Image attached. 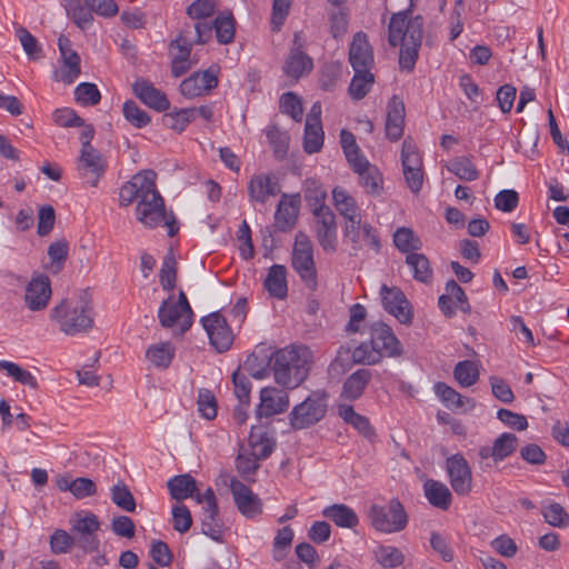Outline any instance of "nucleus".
Here are the masks:
<instances>
[{
    "mask_svg": "<svg viewBox=\"0 0 569 569\" xmlns=\"http://www.w3.org/2000/svg\"><path fill=\"white\" fill-rule=\"evenodd\" d=\"M352 360L357 363L376 365L380 362L381 355L375 349L371 341L362 342L353 349Z\"/></svg>",
    "mask_w": 569,
    "mask_h": 569,
    "instance_id": "nucleus-61",
    "label": "nucleus"
},
{
    "mask_svg": "<svg viewBox=\"0 0 569 569\" xmlns=\"http://www.w3.org/2000/svg\"><path fill=\"white\" fill-rule=\"evenodd\" d=\"M447 170L463 181H475L480 176L471 159L465 156L450 160L447 164Z\"/></svg>",
    "mask_w": 569,
    "mask_h": 569,
    "instance_id": "nucleus-42",
    "label": "nucleus"
},
{
    "mask_svg": "<svg viewBox=\"0 0 569 569\" xmlns=\"http://www.w3.org/2000/svg\"><path fill=\"white\" fill-rule=\"evenodd\" d=\"M16 36L30 59L37 60L40 58L41 48L36 37H33L24 27H19L16 30Z\"/></svg>",
    "mask_w": 569,
    "mask_h": 569,
    "instance_id": "nucleus-63",
    "label": "nucleus"
},
{
    "mask_svg": "<svg viewBox=\"0 0 569 569\" xmlns=\"http://www.w3.org/2000/svg\"><path fill=\"white\" fill-rule=\"evenodd\" d=\"M230 491L239 512L247 518H254L262 512V501L258 495L234 477L230 479Z\"/></svg>",
    "mask_w": 569,
    "mask_h": 569,
    "instance_id": "nucleus-14",
    "label": "nucleus"
},
{
    "mask_svg": "<svg viewBox=\"0 0 569 569\" xmlns=\"http://www.w3.org/2000/svg\"><path fill=\"white\" fill-rule=\"evenodd\" d=\"M158 319L163 328H172L179 325L180 330L182 331V325L187 320V312H184V310H180V307L174 305L173 295H170L160 305Z\"/></svg>",
    "mask_w": 569,
    "mask_h": 569,
    "instance_id": "nucleus-33",
    "label": "nucleus"
},
{
    "mask_svg": "<svg viewBox=\"0 0 569 569\" xmlns=\"http://www.w3.org/2000/svg\"><path fill=\"white\" fill-rule=\"evenodd\" d=\"M71 522L76 536L97 533L100 529V521L92 512L77 513Z\"/></svg>",
    "mask_w": 569,
    "mask_h": 569,
    "instance_id": "nucleus-50",
    "label": "nucleus"
},
{
    "mask_svg": "<svg viewBox=\"0 0 569 569\" xmlns=\"http://www.w3.org/2000/svg\"><path fill=\"white\" fill-rule=\"evenodd\" d=\"M106 168L107 163L102 158L101 153L97 149H81L78 170L83 176L87 172L91 173L92 179L89 180V183L92 187H96L98 184V181L103 176Z\"/></svg>",
    "mask_w": 569,
    "mask_h": 569,
    "instance_id": "nucleus-26",
    "label": "nucleus"
},
{
    "mask_svg": "<svg viewBox=\"0 0 569 569\" xmlns=\"http://www.w3.org/2000/svg\"><path fill=\"white\" fill-rule=\"evenodd\" d=\"M68 243L64 240L52 242L48 248V256L51 260L50 270L52 273H59L68 257Z\"/></svg>",
    "mask_w": 569,
    "mask_h": 569,
    "instance_id": "nucleus-55",
    "label": "nucleus"
},
{
    "mask_svg": "<svg viewBox=\"0 0 569 569\" xmlns=\"http://www.w3.org/2000/svg\"><path fill=\"white\" fill-rule=\"evenodd\" d=\"M263 286L270 296L283 299L288 293L287 269L282 264H273L269 268Z\"/></svg>",
    "mask_w": 569,
    "mask_h": 569,
    "instance_id": "nucleus-32",
    "label": "nucleus"
},
{
    "mask_svg": "<svg viewBox=\"0 0 569 569\" xmlns=\"http://www.w3.org/2000/svg\"><path fill=\"white\" fill-rule=\"evenodd\" d=\"M519 439L516 435L505 432L493 441L492 446L480 447L478 455L483 460L491 458L498 463L510 457L516 451Z\"/></svg>",
    "mask_w": 569,
    "mask_h": 569,
    "instance_id": "nucleus-20",
    "label": "nucleus"
},
{
    "mask_svg": "<svg viewBox=\"0 0 569 569\" xmlns=\"http://www.w3.org/2000/svg\"><path fill=\"white\" fill-rule=\"evenodd\" d=\"M372 527L383 533L402 531L408 525V515L399 499L393 498L387 505H372L369 510Z\"/></svg>",
    "mask_w": 569,
    "mask_h": 569,
    "instance_id": "nucleus-7",
    "label": "nucleus"
},
{
    "mask_svg": "<svg viewBox=\"0 0 569 569\" xmlns=\"http://www.w3.org/2000/svg\"><path fill=\"white\" fill-rule=\"evenodd\" d=\"M68 14L82 30L88 29L93 21V10L86 0H71L68 6Z\"/></svg>",
    "mask_w": 569,
    "mask_h": 569,
    "instance_id": "nucleus-40",
    "label": "nucleus"
},
{
    "mask_svg": "<svg viewBox=\"0 0 569 569\" xmlns=\"http://www.w3.org/2000/svg\"><path fill=\"white\" fill-rule=\"evenodd\" d=\"M159 280L162 289L166 291H172L176 287L177 262L171 252L168 253L162 261Z\"/></svg>",
    "mask_w": 569,
    "mask_h": 569,
    "instance_id": "nucleus-53",
    "label": "nucleus"
},
{
    "mask_svg": "<svg viewBox=\"0 0 569 569\" xmlns=\"http://www.w3.org/2000/svg\"><path fill=\"white\" fill-rule=\"evenodd\" d=\"M174 356V348L170 342L152 345L146 352L147 359L157 368L166 369Z\"/></svg>",
    "mask_w": 569,
    "mask_h": 569,
    "instance_id": "nucleus-43",
    "label": "nucleus"
},
{
    "mask_svg": "<svg viewBox=\"0 0 569 569\" xmlns=\"http://www.w3.org/2000/svg\"><path fill=\"white\" fill-rule=\"evenodd\" d=\"M216 38L221 44H229L234 39L236 20L230 12H222L213 21Z\"/></svg>",
    "mask_w": 569,
    "mask_h": 569,
    "instance_id": "nucleus-41",
    "label": "nucleus"
},
{
    "mask_svg": "<svg viewBox=\"0 0 569 569\" xmlns=\"http://www.w3.org/2000/svg\"><path fill=\"white\" fill-rule=\"evenodd\" d=\"M433 390L440 401L450 410L461 409L466 405H469L470 408L475 407V401L472 399L463 397L445 382L435 383Z\"/></svg>",
    "mask_w": 569,
    "mask_h": 569,
    "instance_id": "nucleus-34",
    "label": "nucleus"
},
{
    "mask_svg": "<svg viewBox=\"0 0 569 569\" xmlns=\"http://www.w3.org/2000/svg\"><path fill=\"white\" fill-rule=\"evenodd\" d=\"M198 503H202L201 530L213 541L223 542L224 525L219 518V508L214 491L208 488L196 497Z\"/></svg>",
    "mask_w": 569,
    "mask_h": 569,
    "instance_id": "nucleus-8",
    "label": "nucleus"
},
{
    "mask_svg": "<svg viewBox=\"0 0 569 569\" xmlns=\"http://www.w3.org/2000/svg\"><path fill=\"white\" fill-rule=\"evenodd\" d=\"M349 62L355 72L371 71L373 68V48L363 31H358L352 37L349 46Z\"/></svg>",
    "mask_w": 569,
    "mask_h": 569,
    "instance_id": "nucleus-13",
    "label": "nucleus"
},
{
    "mask_svg": "<svg viewBox=\"0 0 569 569\" xmlns=\"http://www.w3.org/2000/svg\"><path fill=\"white\" fill-rule=\"evenodd\" d=\"M338 415L346 423L351 425L363 437L372 438L375 436V429L370 425L369 419L356 412L351 405H339Z\"/></svg>",
    "mask_w": 569,
    "mask_h": 569,
    "instance_id": "nucleus-35",
    "label": "nucleus"
},
{
    "mask_svg": "<svg viewBox=\"0 0 569 569\" xmlns=\"http://www.w3.org/2000/svg\"><path fill=\"white\" fill-rule=\"evenodd\" d=\"M291 266L305 286L310 290H316L318 274L313 257V243L302 231H298L295 237Z\"/></svg>",
    "mask_w": 569,
    "mask_h": 569,
    "instance_id": "nucleus-5",
    "label": "nucleus"
},
{
    "mask_svg": "<svg viewBox=\"0 0 569 569\" xmlns=\"http://www.w3.org/2000/svg\"><path fill=\"white\" fill-rule=\"evenodd\" d=\"M218 86L216 72L210 68L202 72H196L180 83V92L188 98H194Z\"/></svg>",
    "mask_w": 569,
    "mask_h": 569,
    "instance_id": "nucleus-22",
    "label": "nucleus"
},
{
    "mask_svg": "<svg viewBox=\"0 0 569 569\" xmlns=\"http://www.w3.org/2000/svg\"><path fill=\"white\" fill-rule=\"evenodd\" d=\"M322 515L333 521L338 527L355 528L359 518L353 509L346 505H332L323 509Z\"/></svg>",
    "mask_w": 569,
    "mask_h": 569,
    "instance_id": "nucleus-37",
    "label": "nucleus"
},
{
    "mask_svg": "<svg viewBox=\"0 0 569 569\" xmlns=\"http://www.w3.org/2000/svg\"><path fill=\"white\" fill-rule=\"evenodd\" d=\"M372 378L369 369H359L351 373L345 381L341 390L343 399L353 401L359 399Z\"/></svg>",
    "mask_w": 569,
    "mask_h": 569,
    "instance_id": "nucleus-29",
    "label": "nucleus"
},
{
    "mask_svg": "<svg viewBox=\"0 0 569 569\" xmlns=\"http://www.w3.org/2000/svg\"><path fill=\"white\" fill-rule=\"evenodd\" d=\"M251 456L267 459L274 450L276 441L261 427L253 426L249 435Z\"/></svg>",
    "mask_w": 569,
    "mask_h": 569,
    "instance_id": "nucleus-30",
    "label": "nucleus"
},
{
    "mask_svg": "<svg viewBox=\"0 0 569 569\" xmlns=\"http://www.w3.org/2000/svg\"><path fill=\"white\" fill-rule=\"evenodd\" d=\"M293 536V530L289 526L278 530L273 541V559L276 561L284 559L287 555L286 550L291 546Z\"/></svg>",
    "mask_w": 569,
    "mask_h": 569,
    "instance_id": "nucleus-59",
    "label": "nucleus"
},
{
    "mask_svg": "<svg viewBox=\"0 0 569 569\" xmlns=\"http://www.w3.org/2000/svg\"><path fill=\"white\" fill-rule=\"evenodd\" d=\"M194 118V108L180 109L166 113L163 116V123L177 132H182Z\"/></svg>",
    "mask_w": 569,
    "mask_h": 569,
    "instance_id": "nucleus-46",
    "label": "nucleus"
},
{
    "mask_svg": "<svg viewBox=\"0 0 569 569\" xmlns=\"http://www.w3.org/2000/svg\"><path fill=\"white\" fill-rule=\"evenodd\" d=\"M406 263L411 268L415 280L421 283L431 282L433 271L427 256L418 252L409 253L406 256Z\"/></svg>",
    "mask_w": 569,
    "mask_h": 569,
    "instance_id": "nucleus-39",
    "label": "nucleus"
},
{
    "mask_svg": "<svg viewBox=\"0 0 569 569\" xmlns=\"http://www.w3.org/2000/svg\"><path fill=\"white\" fill-rule=\"evenodd\" d=\"M330 33L335 39L342 38L348 31L349 16L345 9L333 10L329 13Z\"/></svg>",
    "mask_w": 569,
    "mask_h": 569,
    "instance_id": "nucleus-62",
    "label": "nucleus"
},
{
    "mask_svg": "<svg viewBox=\"0 0 569 569\" xmlns=\"http://www.w3.org/2000/svg\"><path fill=\"white\" fill-rule=\"evenodd\" d=\"M541 513L546 522L552 527L566 528L569 526V515L566 509L558 502H551L543 506Z\"/></svg>",
    "mask_w": 569,
    "mask_h": 569,
    "instance_id": "nucleus-49",
    "label": "nucleus"
},
{
    "mask_svg": "<svg viewBox=\"0 0 569 569\" xmlns=\"http://www.w3.org/2000/svg\"><path fill=\"white\" fill-rule=\"evenodd\" d=\"M0 370L6 371L7 375L13 378L17 382L29 386L33 389L38 387L36 377L30 371L21 368L14 362L0 360Z\"/></svg>",
    "mask_w": 569,
    "mask_h": 569,
    "instance_id": "nucleus-48",
    "label": "nucleus"
},
{
    "mask_svg": "<svg viewBox=\"0 0 569 569\" xmlns=\"http://www.w3.org/2000/svg\"><path fill=\"white\" fill-rule=\"evenodd\" d=\"M382 306L386 311L395 316L401 323H410L412 312L405 293L397 287L382 284L380 289Z\"/></svg>",
    "mask_w": 569,
    "mask_h": 569,
    "instance_id": "nucleus-15",
    "label": "nucleus"
},
{
    "mask_svg": "<svg viewBox=\"0 0 569 569\" xmlns=\"http://www.w3.org/2000/svg\"><path fill=\"white\" fill-rule=\"evenodd\" d=\"M51 282L48 276L39 274L33 277L26 287L24 302L32 311H40L47 308L51 298Z\"/></svg>",
    "mask_w": 569,
    "mask_h": 569,
    "instance_id": "nucleus-17",
    "label": "nucleus"
},
{
    "mask_svg": "<svg viewBox=\"0 0 569 569\" xmlns=\"http://www.w3.org/2000/svg\"><path fill=\"white\" fill-rule=\"evenodd\" d=\"M332 198L337 210L346 219V233L355 238V226L359 224V217H361L360 208L357 201L345 189L339 187L333 189Z\"/></svg>",
    "mask_w": 569,
    "mask_h": 569,
    "instance_id": "nucleus-16",
    "label": "nucleus"
},
{
    "mask_svg": "<svg viewBox=\"0 0 569 569\" xmlns=\"http://www.w3.org/2000/svg\"><path fill=\"white\" fill-rule=\"evenodd\" d=\"M328 398L325 390L312 391L292 408L289 415L291 427L296 430L306 429L322 420L328 410Z\"/></svg>",
    "mask_w": 569,
    "mask_h": 569,
    "instance_id": "nucleus-6",
    "label": "nucleus"
},
{
    "mask_svg": "<svg viewBox=\"0 0 569 569\" xmlns=\"http://www.w3.org/2000/svg\"><path fill=\"white\" fill-rule=\"evenodd\" d=\"M430 546L441 559L446 562H451L455 558L453 549L450 546L449 539L440 532L433 531L430 536Z\"/></svg>",
    "mask_w": 569,
    "mask_h": 569,
    "instance_id": "nucleus-64",
    "label": "nucleus"
},
{
    "mask_svg": "<svg viewBox=\"0 0 569 569\" xmlns=\"http://www.w3.org/2000/svg\"><path fill=\"white\" fill-rule=\"evenodd\" d=\"M355 227V238H352L350 234H347L343 230V237L352 244V249L355 251H359L363 244H366L369 246L373 251L378 252L381 244L377 230L371 224L362 222L361 217H359V224H356Z\"/></svg>",
    "mask_w": 569,
    "mask_h": 569,
    "instance_id": "nucleus-27",
    "label": "nucleus"
},
{
    "mask_svg": "<svg viewBox=\"0 0 569 569\" xmlns=\"http://www.w3.org/2000/svg\"><path fill=\"white\" fill-rule=\"evenodd\" d=\"M453 376L460 386L471 387L479 379V369L473 361L463 360L456 365Z\"/></svg>",
    "mask_w": 569,
    "mask_h": 569,
    "instance_id": "nucleus-47",
    "label": "nucleus"
},
{
    "mask_svg": "<svg viewBox=\"0 0 569 569\" xmlns=\"http://www.w3.org/2000/svg\"><path fill=\"white\" fill-rule=\"evenodd\" d=\"M313 216L317 219L316 236L319 244L326 252L337 250V222L332 210L325 203L313 208Z\"/></svg>",
    "mask_w": 569,
    "mask_h": 569,
    "instance_id": "nucleus-9",
    "label": "nucleus"
},
{
    "mask_svg": "<svg viewBox=\"0 0 569 569\" xmlns=\"http://www.w3.org/2000/svg\"><path fill=\"white\" fill-rule=\"evenodd\" d=\"M425 19L422 16H412L411 9L392 13L388 24V42L399 51V67L402 71L411 72L419 57V49L423 38Z\"/></svg>",
    "mask_w": 569,
    "mask_h": 569,
    "instance_id": "nucleus-2",
    "label": "nucleus"
},
{
    "mask_svg": "<svg viewBox=\"0 0 569 569\" xmlns=\"http://www.w3.org/2000/svg\"><path fill=\"white\" fill-rule=\"evenodd\" d=\"M201 323L209 337L211 346L218 352L230 349L233 342V333L226 318L219 312H212L201 319Z\"/></svg>",
    "mask_w": 569,
    "mask_h": 569,
    "instance_id": "nucleus-10",
    "label": "nucleus"
},
{
    "mask_svg": "<svg viewBox=\"0 0 569 569\" xmlns=\"http://www.w3.org/2000/svg\"><path fill=\"white\" fill-rule=\"evenodd\" d=\"M167 486L171 498L178 501L187 498L196 499L197 495L200 493L194 478L189 473L172 477Z\"/></svg>",
    "mask_w": 569,
    "mask_h": 569,
    "instance_id": "nucleus-31",
    "label": "nucleus"
},
{
    "mask_svg": "<svg viewBox=\"0 0 569 569\" xmlns=\"http://www.w3.org/2000/svg\"><path fill=\"white\" fill-rule=\"evenodd\" d=\"M74 97L77 102L82 106H96L101 99L100 91L94 83L82 82L74 89Z\"/></svg>",
    "mask_w": 569,
    "mask_h": 569,
    "instance_id": "nucleus-56",
    "label": "nucleus"
},
{
    "mask_svg": "<svg viewBox=\"0 0 569 569\" xmlns=\"http://www.w3.org/2000/svg\"><path fill=\"white\" fill-rule=\"evenodd\" d=\"M112 502L127 512L136 510V500L130 489L123 482H118L111 488Z\"/></svg>",
    "mask_w": 569,
    "mask_h": 569,
    "instance_id": "nucleus-52",
    "label": "nucleus"
},
{
    "mask_svg": "<svg viewBox=\"0 0 569 569\" xmlns=\"http://www.w3.org/2000/svg\"><path fill=\"white\" fill-rule=\"evenodd\" d=\"M280 110L289 114L296 121H301L302 119V103L299 97L293 92H286L281 96Z\"/></svg>",
    "mask_w": 569,
    "mask_h": 569,
    "instance_id": "nucleus-60",
    "label": "nucleus"
},
{
    "mask_svg": "<svg viewBox=\"0 0 569 569\" xmlns=\"http://www.w3.org/2000/svg\"><path fill=\"white\" fill-rule=\"evenodd\" d=\"M371 343L383 356L395 357L401 355V343L391 328L382 322H373L370 329Z\"/></svg>",
    "mask_w": 569,
    "mask_h": 569,
    "instance_id": "nucleus-19",
    "label": "nucleus"
},
{
    "mask_svg": "<svg viewBox=\"0 0 569 569\" xmlns=\"http://www.w3.org/2000/svg\"><path fill=\"white\" fill-rule=\"evenodd\" d=\"M312 352L306 346L291 345L272 353L268 365L274 381L287 389H295L308 377Z\"/></svg>",
    "mask_w": 569,
    "mask_h": 569,
    "instance_id": "nucleus-3",
    "label": "nucleus"
},
{
    "mask_svg": "<svg viewBox=\"0 0 569 569\" xmlns=\"http://www.w3.org/2000/svg\"><path fill=\"white\" fill-rule=\"evenodd\" d=\"M359 176V184L363 188L367 194L372 197H380L383 192V177L379 169L369 164L357 172Z\"/></svg>",
    "mask_w": 569,
    "mask_h": 569,
    "instance_id": "nucleus-36",
    "label": "nucleus"
},
{
    "mask_svg": "<svg viewBox=\"0 0 569 569\" xmlns=\"http://www.w3.org/2000/svg\"><path fill=\"white\" fill-rule=\"evenodd\" d=\"M133 93L149 108L162 112L170 107V102L164 92L153 87L147 80L139 79L133 83Z\"/></svg>",
    "mask_w": 569,
    "mask_h": 569,
    "instance_id": "nucleus-24",
    "label": "nucleus"
},
{
    "mask_svg": "<svg viewBox=\"0 0 569 569\" xmlns=\"http://www.w3.org/2000/svg\"><path fill=\"white\" fill-rule=\"evenodd\" d=\"M373 82L375 76L371 71L355 72L348 92L353 100H361L368 94Z\"/></svg>",
    "mask_w": 569,
    "mask_h": 569,
    "instance_id": "nucleus-45",
    "label": "nucleus"
},
{
    "mask_svg": "<svg viewBox=\"0 0 569 569\" xmlns=\"http://www.w3.org/2000/svg\"><path fill=\"white\" fill-rule=\"evenodd\" d=\"M122 110L126 120L136 128H143L150 122L149 114L132 100L126 101Z\"/></svg>",
    "mask_w": 569,
    "mask_h": 569,
    "instance_id": "nucleus-57",
    "label": "nucleus"
},
{
    "mask_svg": "<svg viewBox=\"0 0 569 569\" xmlns=\"http://www.w3.org/2000/svg\"><path fill=\"white\" fill-rule=\"evenodd\" d=\"M61 59L63 62V68L60 71L54 72L53 79L56 81H62L67 84H71L76 81L81 72V59L77 52L62 56Z\"/></svg>",
    "mask_w": 569,
    "mask_h": 569,
    "instance_id": "nucleus-44",
    "label": "nucleus"
},
{
    "mask_svg": "<svg viewBox=\"0 0 569 569\" xmlns=\"http://www.w3.org/2000/svg\"><path fill=\"white\" fill-rule=\"evenodd\" d=\"M395 247L402 253H417L422 249L420 237L411 229L406 227L398 228L393 233Z\"/></svg>",
    "mask_w": 569,
    "mask_h": 569,
    "instance_id": "nucleus-38",
    "label": "nucleus"
},
{
    "mask_svg": "<svg viewBox=\"0 0 569 569\" xmlns=\"http://www.w3.org/2000/svg\"><path fill=\"white\" fill-rule=\"evenodd\" d=\"M423 495L428 502L440 510H448L452 502V493L441 481L428 479L423 483Z\"/></svg>",
    "mask_w": 569,
    "mask_h": 569,
    "instance_id": "nucleus-28",
    "label": "nucleus"
},
{
    "mask_svg": "<svg viewBox=\"0 0 569 569\" xmlns=\"http://www.w3.org/2000/svg\"><path fill=\"white\" fill-rule=\"evenodd\" d=\"M281 191V186L272 173H258L248 182V196L251 202L264 204L269 197Z\"/></svg>",
    "mask_w": 569,
    "mask_h": 569,
    "instance_id": "nucleus-18",
    "label": "nucleus"
},
{
    "mask_svg": "<svg viewBox=\"0 0 569 569\" xmlns=\"http://www.w3.org/2000/svg\"><path fill=\"white\" fill-rule=\"evenodd\" d=\"M376 556L379 563L385 568H396L405 561L403 553L393 546H380Z\"/></svg>",
    "mask_w": 569,
    "mask_h": 569,
    "instance_id": "nucleus-58",
    "label": "nucleus"
},
{
    "mask_svg": "<svg viewBox=\"0 0 569 569\" xmlns=\"http://www.w3.org/2000/svg\"><path fill=\"white\" fill-rule=\"evenodd\" d=\"M402 169L422 168V158L411 137H407L401 149Z\"/></svg>",
    "mask_w": 569,
    "mask_h": 569,
    "instance_id": "nucleus-54",
    "label": "nucleus"
},
{
    "mask_svg": "<svg viewBox=\"0 0 569 569\" xmlns=\"http://www.w3.org/2000/svg\"><path fill=\"white\" fill-rule=\"evenodd\" d=\"M289 407V397L286 392L267 387L260 391V405L257 417H271L284 412Z\"/></svg>",
    "mask_w": 569,
    "mask_h": 569,
    "instance_id": "nucleus-21",
    "label": "nucleus"
},
{
    "mask_svg": "<svg viewBox=\"0 0 569 569\" xmlns=\"http://www.w3.org/2000/svg\"><path fill=\"white\" fill-rule=\"evenodd\" d=\"M296 38H298L296 36ZM313 68L312 59L306 54L302 50V46L295 39L293 47L291 48L289 56L283 66V72L298 80L303 74L309 73Z\"/></svg>",
    "mask_w": 569,
    "mask_h": 569,
    "instance_id": "nucleus-25",
    "label": "nucleus"
},
{
    "mask_svg": "<svg viewBox=\"0 0 569 569\" xmlns=\"http://www.w3.org/2000/svg\"><path fill=\"white\" fill-rule=\"evenodd\" d=\"M50 317L59 323L60 330L68 336L86 332L93 326L91 306L87 299L78 303L63 299L51 310Z\"/></svg>",
    "mask_w": 569,
    "mask_h": 569,
    "instance_id": "nucleus-4",
    "label": "nucleus"
},
{
    "mask_svg": "<svg viewBox=\"0 0 569 569\" xmlns=\"http://www.w3.org/2000/svg\"><path fill=\"white\" fill-rule=\"evenodd\" d=\"M157 174L153 170H142L127 181L119 192V203L128 207L137 201L138 221L148 228H156L163 222L168 236L173 237L179 228L172 212L167 213L164 200L156 186Z\"/></svg>",
    "mask_w": 569,
    "mask_h": 569,
    "instance_id": "nucleus-1",
    "label": "nucleus"
},
{
    "mask_svg": "<svg viewBox=\"0 0 569 569\" xmlns=\"http://www.w3.org/2000/svg\"><path fill=\"white\" fill-rule=\"evenodd\" d=\"M323 144V130L321 123H306L303 148L308 153L320 151Z\"/></svg>",
    "mask_w": 569,
    "mask_h": 569,
    "instance_id": "nucleus-51",
    "label": "nucleus"
},
{
    "mask_svg": "<svg viewBox=\"0 0 569 569\" xmlns=\"http://www.w3.org/2000/svg\"><path fill=\"white\" fill-rule=\"evenodd\" d=\"M405 103L398 96H392L387 106L386 136L391 141H398L403 134Z\"/></svg>",
    "mask_w": 569,
    "mask_h": 569,
    "instance_id": "nucleus-23",
    "label": "nucleus"
},
{
    "mask_svg": "<svg viewBox=\"0 0 569 569\" xmlns=\"http://www.w3.org/2000/svg\"><path fill=\"white\" fill-rule=\"evenodd\" d=\"M301 199L300 194H288L283 193L277 206L273 216V226L277 231L289 232L291 231L298 221L300 211Z\"/></svg>",
    "mask_w": 569,
    "mask_h": 569,
    "instance_id": "nucleus-11",
    "label": "nucleus"
},
{
    "mask_svg": "<svg viewBox=\"0 0 569 569\" xmlns=\"http://www.w3.org/2000/svg\"><path fill=\"white\" fill-rule=\"evenodd\" d=\"M447 472L453 491L467 496L472 488V475L468 461L462 455H453L446 461Z\"/></svg>",
    "mask_w": 569,
    "mask_h": 569,
    "instance_id": "nucleus-12",
    "label": "nucleus"
}]
</instances>
